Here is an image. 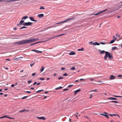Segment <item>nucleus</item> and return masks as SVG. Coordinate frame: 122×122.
<instances>
[{
    "label": "nucleus",
    "mask_w": 122,
    "mask_h": 122,
    "mask_svg": "<svg viewBox=\"0 0 122 122\" xmlns=\"http://www.w3.org/2000/svg\"><path fill=\"white\" fill-rule=\"evenodd\" d=\"M105 53V55L104 57V59L105 60H107V58L108 57V59L109 60H112L113 58V57L112 53H110L107 51H104L102 50L101 51L100 53V54H103Z\"/></svg>",
    "instance_id": "f257e3e1"
},
{
    "label": "nucleus",
    "mask_w": 122,
    "mask_h": 122,
    "mask_svg": "<svg viewBox=\"0 0 122 122\" xmlns=\"http://www.w3.org/2000/svg\"><path fill=\"white\" fill-rule=\"evenodd\" d=\"M75 19V17H71L70 18H68L67 19H66V20H65L63 21H62V22H60L58 23H57L56 24H61L62 23H64L65 22H66L67 21H70L71 20H74Z\"/></svg>",
    "instance_id": "f03ea898"
},
{
    "label": "nucleus",
    "mask_w": 122,
    "mask_h": 122,
    "mask_svg": "<svg viewBox=\"0 0 122 122\" xmlns=\"http://www.w3.org/2000/svg\"><path fill=\"white\" fill-rule=\"evenodd\" d=\"M16 43L19 45L26 44L25 40H23L17 42H16Z\"/></svg>",
    "instance_id": "7ed1b4c3"
},
{
    "label": "nucleus",
    "mask_w": 122,
    "mask_h": 122,
    "mask_svg": "<svg viewBox=\"0 0 122 122\" xmlns=\"http://www.w3.org/2000/svg\"><path fill=\"white\" fill-rule=\"evenodd\" d=\"M32 22H24L23 23V25L24 26H29L31 25L32 24Z\"/></svg>",
    "instance_id": "20e7f679"
},
{
    "label": "nucleus",
    "mask_w": 122,
    "mask_h": 122,
    "mask_svg": "<svg viewBox=\"0 0 122 122\" xmlns=\"http://www.w3.org/2000/svg\"><path fill=\"white\" fill-rule=\"evenodd\" d=\"M25 40L26 44L30 43H31L34 41V39H32L26 40Z\"/></svg>",
    "instance_id": "39448f33"
},
{
    "label": "nucleus",
    "mask_w": 122,
    "mask_h": 122,
    "mask_svg": "<svg viewBox=\"0 0 122 122\" xmlns=\"http://www.w3.org/2000/svg\"><path fill=\"white\" fill-rule=\"evenodd\" d=\"M25 40L26 44L30 43H31L34 41V39H32L26 40Z\"/></svg>",
    "instance_id": "423d86ee"
},
{
    "label": "nucleus",
    "mask_w": 122,
    "mask_h": 122,
    "mask_svg": "<svg viewBox=\"0 0 122 122\" xmlns=\"http://www.w3.org/2000/svg\"><path fill=\"white\" fill-rule=\"evenodd\" d=\"M65 35V34H61L60 35H57L53 37H51V38H49L48 39V41H49V40H51L55 38L56 37H57L60 36H62L63 35Z\"/></svg>",
    "instance_id": "0eeeda50"
},
{
    "label": "nucleus",
    "mask_w": 122,
    "mask_h": 122,
    "mask_svg": "<svg viewBox=\"0 0 122 122\" xmlns=\"http://www.w3.org/2000/svg\"><path fill=\"white\" fill-rule=\"evenodd\" d=\"M107 10H108L107 9H105V10L99 12L98 13H97L92 14V15H98L99 14H101L102 12H105V11H107Z\"/></svg>",
    "instance_id": "6e6552de"
},
{
    "label": "nucleus",
    "mask_w": 122,
    "mask_h": 122,
    "mask_svg": "<svg viewBox=\"0 0 122 122\" xmlns=\"http://www.w3.org/2000/svg\"><path fill=\"white\" fill-rule=\"evenodd\" d=\"M115 76H114L113 75H112L110 76L109 78V79L110 80H113L115 79Z\"/></svg>",
    "instance_id": "1a4fd4ad"
},
{
    "label": "nucleus",
    "mask_w": 122,
    "mask_h": 122,
    "mask_svg": "<svg viewBox=\"0 0 122 122\" xmlns=\"http://www.w3.org/2000/svg\"><path fill=\"white\" fill-rule=\"evenodd\" d=\"M37 118L39 119H42L43 120H45L46 119V118L44 117H37Z\"/></svg>",
    "instance_id": "9d476101"
},
{
    "label": "nucleus",
    "mask_w": 122,
    "mask_h": 122,
    "mask_svg": "<svg viewBox=\"0 0 122 122\" xmlns=\"http://www.w3.org/2000/svg\"><path fill=\"white\" fill-rule=\"evenodd\" d=\"M24 20H21L19 23L18 24H17V25L18 26H19L20 25H22V24H23V23H24Z\"/></svg>",
    "instance_id": "9b49d317"
},
{
    "label": "nucleus",
    "mask_w": 122,
    "mask_h": 122,
    "mask_svg": "<svg viewBox=\"0 0 122 122\" xmlns=\"http://www.w3.org/2000/svg\"><path fill=\"white\" fill-rule=\"evenodd\" d=\"M81 91V90L79 89L77 90H76V91H74V95H76L77 93L78 92H79L80 91Z\"/></svg>",
    "instance_id": "f8f14e48"
},
{
    "label": "nucleus",
    "mask_w": 122,
    "mask_h": 122,
    "mask_svg": "<svg viewBox=\"0 0 122 122\" xmlns=\"http://www.w3.org/2000/svg\"><path fill=\"white\" fill-rule=\"evenodd\" d=\"M29 19L31 21H36L37 20H35L34 19V18L32 17H29Z\"/></svg>",
    "instance_id": "ddd939ff"
},
{
    "label": "nucleus",
    "mask_w": 122,
    "mask_h": 122,
    "mask_svg": "<svg viewBox=\"0 0 122 122\" xmlns=\"http://www.w3.org/2000/svg\"><path fill=\"white\" fill-rule=\"evenodd\" d=\"M100 44L97 42H95L93 43V45L95 46L96 45H99Z\"/></svg>",
    "instance_id": "4468645a"
},
{
    "label": "nucleus",
    "mask_w": 122,
    "mask_h": 122,
    "mask_svg": "<svg viewBox=\"0 0 122 122\" xmlns=\"http://www.w3.org/2000/svg\"><path fill=\"white\" fill-rule=\"evenodd\" d=\"M44 16V15L43 14H38L37 16L40 17H42Z\"/></svg>",
    "instance_id": "2eb2a0df"
},
{
    "label": "nucleus",
    "mask_w": 122,
    "mask_h": 122,
    "mask_svg": "<svg viewBox=\"0 0 122 122\" xmlns=\"http://www.w3.org/2000/svg\"><path fill=\"white\" fill-rule=\"evenodd\" d=\"M45 68V67L44 66H42L40 69V71H41V72L42 71H43L44 70V69Z\"/></svg>",
    "instance_id": "dca6fc26"
},
{
    "label": "nucleus",
    "mask_w": 122,
    "mask_h": 122,
    "mask_svg": "<svg viewBox=\"0 0 122 122\" xmlns=\"http://www.w3.org/2000/svg\"><path fill=\"white\" fill-rule=\"evenodd\" d=\"M75 53L73 51H72L69 53V55H75Z\"/></svg>",
    "instance_id": "f3484780"
},
{
    "label": "nucleus",
    "mask_w": 122,
    "mask_h": 122,
    "mask_svg": "<svg viewBox=\"0 0 122 122\" xmlns=\"http://www.w3.org/2000/svg\"><path fill=\"white\" fill-rule=\"evenodd\" d=\"M122 5V4L121 5H119V6H118L117 7V8H116L115 10V11H116V10H118L119 8H121V5Z\"/></svg>",
    "instance_id": "a211bd4d"
},
{
    "label": "nucleus",
    "mask_w": 122,
    "mask_h": 122,
    "mask_svg": "<svg viewBox=\"0 0 122 122\" xmlns=\"http://www.w3.org/2000/svg\"><path fill=\"white\" fill-rule=\"evenodd\" d=\"M9 0H2V2H9Z\"/></svg>",
    "instance_id": "6ab92c4d"
},
{
    "label": "nucleus",
    "mask_w": 122,
    "mask_h": 122,
    "mask_svg": "<svg viewBox=\"0 0 122 122\" xmlns=\"http://www.w3.org/2000/svg\"><path fill=\"white\" fill-rule=\"evenodd\" d=\"M62 87L61 86H60L59 87H57L55 88V89L56 90H58L59 89H61L62 88Z\"/></svg>",
    "instance_id": "aec40b11"
},
{
    "label": "nucleus",
    "mask_w": 122,
    "mask_h": 122,
    "mask_svg": "<svg viewBox=\"0 0 122 122\" xmlns=\"http://www.w3.org/2000/svg\"><path fill=\"white\" fill-rule=\"evenodd\" d=\"M28 18V17L27 16H25L24 17H23L22 18V20H25V19H27V18Z\"/></svg>",
    "instance_id": "412c9836"
},
{
    "label": "nucleus",
    "mask_w": 122,
    "mask_h": 122,
    "mask_svg": "<svg viewBox=\"0 0 122 122\" xmlns=\"http://www.w3.org/2000/svg\"><path fill=\"white\" fill-rule=\"evenodd\" d=\"M70 70H74L76 69L75 67H72L70 68Z\"/></svg>",
    "instance_id": "4be33fe9"
},
{
    "label": "nucleus",
    "mask_w": 122,
    "mask_h": 122,
    "mask_svg": "<svg viewBox=\"0 0 122 122\" xmlns=\"http://www.w3.org/2000/svg\"><path fill=\"white\" fill-rule=\"evenodd\" d=\"M36 52L38 53H42V51H40L38 50H36Z\"/></svg>",
    "instance_id": "5701e85b"
},
{
    "label": "nucleus",
    "mask_w": 122,
    "mask_h": 122,
    "mask_svg": "<svg viewBox=\"0 0 122 122\" xmlns=\"http://www.w3.org/2000/svg\"><path fill=\"white\" fill-rule=\"evenodd\" d=\"M84 49L82 47L81 49H79L78 50V51H84Z\"/></svg>",
    "instance_id": "b1692460"
},
{
    "label": "nucleus",
    "mask_w": 122,
    "mask_h": 122,
    "mask_svg": "<svg viewBox=\"0 0 122 122\" xmlns=\"http://www.w3.org/2000/svg\"><path fill=\"white\" fill-rule=\"evenodd\" d=\"M110 102H114L115 103H118V102L116 101H111Z\"/></svg>",
    "instance_id": "393cba45"
},
{
    "label": "nucleus",
    "mask_w": 122,
    "mask_h": 122,
    "mask_svg": "<svg viewBox=\"0 0 122 122\" xmlns=\"http://www.w3.org/2000/svg\"><path fill=\"white\" fill-rule=\"evenodd\" d=\"M117 47L115 46L113 47L112 48V50H114L117 49Z\"/></svg>",
    "instance_id": "a878e982"
},
{
    "label": "nucleus",
    "mask_w": 122,
    "mask_h": 122,
    "mask_svg": "<svg viewBox=\"0 0 122 122\" xmlns=\"http://www.w3.org/2000/svg\"><path fill=\"white\" fill-rule=\"evenodd\" d=\"M43 91V90H38L37 91H36V92L37 93H39V92H42V91Z\"/></svg>",
    "instance_id": "bb28decb"
},
{
    "label": "nucleus",
    "mask_w": 122,
    "mask_h": 122,
    "mask_svg": "<svg viewBox=\"0 0 122 122\" xmlns=\"http://www.w3.org/2000/svg\"><path fill=\"white\" fill-rule=\"evenodd\" d=\"M115 41L113 39L110 42V43L112 44Z\"/></svg>",
    "instance_id": "cd10ccee"
},
{
    "label": "nucleus",
    "mask_w": 122,
    "mask_h": 122,
    "mask_svg": "<svg viewBox=\"0 0 122 122\" xmlns=\"http://www.w3.org/2000/svg\"><path fill=\"white\" fill-rule=\"evenodd\" d=\"M113 97H109L107 98V99L108 100H113Z\"/></svg>",
    "instance_id": "c85d7f7f"
},
{
    "label": "nucleus",
    "mask_w": 122,
    "mask_h": 122,
    "mask_svg": "<svg viewBox=\"0 0 122 122\" xmlns=\"http://www.w3.org/2000/svg\"><path fill=\"white\" fill-rule=\"evenodd\" d=\"M63 77L62 76H60L58 78V79L60 80L61 79H62L63 78Z\"/></svg>",
    "instance_id": "c756f323"
},
{
    "label": "nucleus",
    "mask_w": 122,
    "mask_h": 122,
    "mask_svg": "<svg viewBox=\"0 0 122 122\" xmlns=\"http://www.w3.org/2000/svg\"><path fill=\"white\" fill-rule=\"evenodd\" d=\"M26 111V110L25 109H24L23 110H21L19 112H22L24 111Z\"/></svg>",
    "instance_id": "7c9ffc66"
},
{
    "label": "nucleus",
    "mask_w": 122,
    "mask_h": 122,
    "mask_svg": "<svg viewBox=\"0 0 122 122\" xmlns=\"http://www.w3.org/2000/svg\"><path fill=\"white\" fill-rule=\"evenodd\" d=\"M116 36L117 37H120V35H119L117 33L116 35Z\"/></svg>",
    "instance_id": "2f4dec72"
},
{
    "label": "nucleus",
    "mask_w": 122,
    "mask_h": 122,
    "mask_svg": "<svg viewBox=\"0 0 122 122\" xmlns=\"http://www.w3.org/2000/svg\"><path fill=\"white\" fill-rule=\"evenodd\" d=\"M27 28V27H25V26H23V27H21L20 28V29H22L23 28Z\"/></svg>",
    "instance_id": "473e14b6"
},
{
    "label": "nucleus",
    "mask_w": 122,
    "mask_h": 122,
    "mask_svg": "<svg viewBox=\"0 0 122 122\" xmlns=\"http://www.w3.org/2000/svg\"><path fill=\"white\" fill-rule=\"evenodd\" d=\"M113 96L116 97H122V96H116V95H113Z\"/></svg>",
    "instance_id": "72a5a7b5"
},
{
    "label": "nucleus",
    "mask_w": 122,
    "mask_h": 122,
    "mask_svg": "<svg viewBox=\"0 0 122 122\" xmlns=\"http://www.w3.org/2000/svg\"><path fill=\"white\" fill-rule=\"evenodd\" d=\"M34 41H37L39 40V38H36V39H34Z\"/></svg>",
    "instance_id": "f704fd0d"
},
{
    "label": "nucleus",
    "mask_w": 122,
    "mask_h": 122,
    "mask_svg": "<svg viewBox=\"0 0 122 122\" xmlns=\"http://www.w3.org/2000/svg\"><path fill=\"white\" fill-rule=\"evenodd\" d=\"M27 97V96H25V97H22V98H21L22 99H25V98H26Z\"/></svg>",
    "instance_id": "c9c22d12"
},
{
    "label": "nucleus",
    "mask_w": 122,
    "mask_h": 122,
    "mask_svg": "<svg viewBox=\"0 0 122 122\" xmlns=\"http://www.w3.org/2000/svg\"><path fill=\"white\" fill-rule=\"evenodd\" d=\"M67 75H68V74L67 73H65L63 75V76H67Z\"/></svg>",
    "instance_id": "e433bc0d"
},
{
    "label": "nucleus",
    "mask_w": 122,
    "mask_h": 122,
    "mask_svg": "<svg viewBox=\"0 0 122 122\" xmlns=\"http://www.w3.org/2000/svg\"><path fill=\"white\" fill-rule=\"evenodd\" d=\"M97 90V89H95L94 90H91V92H92V91H94L95 92H97V91H96Z\"/></svg>",
    "instance_id": "4c0bfd02"
},
{
    "label": "nucleus",
    "mask_w": 122,
    "mask_h": 122,
    "mask_svg": "<svg viewBox=\"0 0 122 122\" xmlns=\"http://www.w3.org/2000/svg\"><path fill=\"white\" fill-rule=\"evenodd\" d=\"M45 79V78H40L39 79L41 80H43Z\"/></svg>",
    "instance_id": "58836bf2"
},
{
    "label": "nucleus",
    "mask_w": 122,
    "mask_h": 122,
    "mask_svg": "<svg viewBox=\"0 0 122 122\" xmlns=\"http://www.w3.org/2000/svg\"><path fill=\"white\" fill-rule=\"evenodd\" d=\"M32 80H30V81H28V83H30V82H32Z\"/></svg>",
    "instance_id": "ea45409f"
},
{
    "label": "nucleus",
    "mask_w": 122,
    "mask_h": 122,
    "mask_svg": "<svg viewBox=\"0 0 122 122\" xmlns=\"http://www.w3.org/2000/svg\"><path fill=\"white\" fill-rule=\"evenodd\" d=\"M113 37L114 39H113L115 41L116 40V38L115 36H113Z\"/></svg>",
    "instance_id": "a19ab883"
},
{
    "label": "nucleus",
    "mask_w": 122,
    "mask_h": 122,
    "mask_svg": "<svg viewBox=\"0 0 122 122\" xmlns=\"http://www.w3.org/2000/svg\"><path fill=\"white\" fill-rule=\"evenodd\" d=\"M45 9V8L44 7H43L42 6H40V9Z\"/></svg>",
    "instance_id": "79ce46f5"
},
{
    "label": "nucleus",
    "mask_w": 122,
    "mask_h": 122,
    "mask_svg": "<svg viewBox=\"0 0 122 122\" xmlns=\"http://www.w3.org/2000/svg\"><path fill=\"white\" fill-rule=\"evenodd\" d=\"M100 43L102 45H105L106 44L105 43H103L102 42H100Z\"/></svg>",
    "instance_id": "37998d69"
},
{
    "label": "nucleus",
    "mask_w": 122,
    "mask_h": 122,
    "mask_svg": "<svg viewBox=\"0 0 122 122\" xmlns=\"http://www.w3.org/2000/svg\"><path fill=\"white\" fill-rule=\"evenodd\" d=\"M36 74V73H32V76H35V75Z\"/></svg>",
    "instance_id": "c03bdc74"
},
{
    "label": "nucleus",
    "mask_w": 122,
    "mask_h": 122,
    "mask_svg": "<svg viewBox=\"0 0 122 122\" xmlns=\"http://www.w3.org/2000/svg\"><path fill=\"white\" fill-rule=\"evenodd\" d=\"M41 42H38L35 43H34V45L35 44H38L39 43Z\"/></svg>",
    "instance_id": "a18cd8bd"
},
{
    "label": "nucleus",
    "mask_w": 122,
    "mask_h": 122,
    "mask_svg": "<svg viewBox=\"0 0 122 122\" xmlns=\"http://www.w3.org/2000/svg\"><path fill=\"white\" fill-rule=\"evenodd\" d=\"M13 29L14 30H17V28L16 27H15L13 28Z\"/></svg>",
    "instance_id": "49530a36"
},
{
    "label": "nucleus",
    "mask_w": 122,
    "mask_h": 122,
    "mask_svg": "<svg viewBox=\"0 0 122 122\" xmlns=\"http://www.w3.org/2000/svg\"><path fill=\"white\" fill-rule=\"evenodd\" d=\"M15 86V85L14 84H13L11 85V86L12 87H14Z\"/></svg>",
    "instance_id": "de8ad7c7"
},
{
    "label": "nucleus",
    "mask_w": 122,
    "mask_h": 122,
    "mask_svg": "<svg viewBox=\"0 0 122 122\" xmlns=\"http://www.w3.org/2000/svg\"><path fill=\"white\" fill-rule=\"evenodd\" d=\"M109 115H110V116H113V115H115V116H116V115L115 114H109Z\"/></svg>",
    "instance_id": "09e8293b"
},
{
    "label": "nucleus",
    "mask_w": 122,
    "mask_h": 122,
    "mask_svg": "<svg viewBox=\"0 0 122 122\" xmlns=\"http://www.w3.org/2000/svg\"><path fill=\"white\" fill-rule=\"evenodd\" d=\"M73 85H68V87H71V86H73Z\"/></svg>",
    "instance_id": "8fccbe9b"
},
{
    "label": "nucleus",
    "mask_w": 122,
    "mask_h": 122,
    "mask_svg": "<svg viewBox=\"0 0 122 122\" xmlns=\"http://www.w3.org/2000/svg\"><path fill=\"white\" fill-rule=\"evenodd\" d=\"M7 116H3V117H4V118H5V117H6V118H8V117H7Z\"/></svg>",
    "instance_id": "3c124183"
},
{
    "label": "nucleus",
    "mask_w": 122,
    "mask_h": 122,
    "mask_svg": "<svg viewBox=\"0 0 122 122\" xmlns=\"http://www.w3.org/2000/svg\"><path fill=\"white\" fill-rule=\"evenodd\" d=\"M8 118H9L10 119H14V118H11V117H8Z\"/></svg>",
    "instance_id": "603ef678"
},
{
    "label": "nucleus",
    "mask_w": 122,
    "mask_h": 122,
    "mask_svg": "<svg viewBox=\"0 0 122 122\" xmlns=\"http://www.w3.org/2000/svg\"><path fill=\"white\" fill-rule=\"evenodd\" d=\"M34 64H35V63H33V64H30V66L31 67H32V66H33L34 65Z\"/></svg>",
    "instance_id": "864d4df0"
},
{
    "label": "nucleus",
    "mask_w": 122,
    "mask_h": 122,
    "mask_svg": "<svg viewBox=\"0 0 122 122\" xmlns=\"http://www.w3.org/2000/svg\"><path fill=\"white\" fill-rule=\"evenodd\" d=\"M68 90V89H64L63 90V91H65Z\"/></svg>",
    "instance_id": "5fc2aeb1"
},
{
    "label": "nucleus",
    "mask_w": 122,
    "mask_h": 122,
    "mask_svg": "<svg viewBox=\"0 0 122 122\" xmlns=\"http://www.w3.org/2000/svg\"><path fill=\"white\" fill-rule=\"evenodd\" d=\"M105 117H106L107 118H109V117L107 115H106Z\"/></svg>",
    "instance_id": "6e6d98bb"
},
{
    "label": "nucleus",
    "mask_w": 122,
    "mask_h": 122,
    "mask_svg": "<svg viewBox=\"0 0 122 122\" xmlns=\"http://www.w3.org/2000/svg\"><path fill=\"white\" fill-rule=\"evenodd\" d=\"M105 117H106L107 118H109V117L107 115H106Z\"/></svg>",
    "instance_id": "4d7b16f0"
},
{
    "label": "nucleus",
    "mask_w": 122,
    "mask_h": 122,
    "mask_svg": "<svg viewBox=\"0 0 122 122\" xmlns=\"http://www.w3.org/2000/svg\"><path fill=\"white\" fill-rule=\"evenodd\" d=\"M65 69V68L64 67H62L61 68V70H64Z\"/></svg>",
    "instance_id": "13d9d810"
},
{
    "label": "nucleus",
    "mask_w": 122,
    "mask_h": 122,
    "mask_svg": "<svg viewBox=\"0 0 122 122\" xmlns=\"http://www.w3.org/2000/svg\"><path fill=\"white\" fill-rule=\"evenodd\" d=\"M26 92L27 93H31V92L28 91H26Z\"/></svg>",
    "instance_id": "bf43d9fd"
},
{
    "label": "nucleus",
    "mask_w": 122,
    "mask_h": 122,
    "mask_svg": "<svg viewBox=\"0 0 122 122\" xmlns=\"http://www.w3.org/2000/svg\"><path fill=\"white\" fill-rule=\"evenodd\" d=\"M37 83V82H35L33 84V85H35Z\"/></svg>",
    "instance_id": "052dcab7"
},
{
    "label": "nucleus",
    "mask_w": 122,
    "mask_h": 122,
    "mask_svg": "<svg viewBox=\"0 0 122 122\" xmlns=\"http://www.w3.org/2000/svg\"><path fill=\"white\" fill-rule=\"evenodd\" d=\"M118 77H122V75H118L117 76Z\"/></svg>",
    "instance_id": "680f3d73"
},
{
    "label": "nucleus",
    "mask_w": 122,
    "mask_h": 122,
    "mask_svg": "<svg viewBox=\"0 0 122 122\" xmlns=\"http://www.w3.org/2000/svg\"><path fill=\"white\" fill-rule=\"evenodd\" d=\"M36 50H31V51H33L36 52Z\"/></svg>",
    "instance_id": "e2e57ef3"
},
{
    "label": "nucleus",
    "mask_w": 122,
    "mask_h": 122,
    "mask_svg": "<svg viewBox=\"0 0 122 122\" xmlns=\"http://www.w3.org/2000/svg\"><path fill=\"white\" fill-rule=\"evenodd\" d=\"M80 81H84V80H85L84 79H80Z\"/></svg>",
    "instance_id": "0e129e2a"
},
{
    "label": "nucleus",
    "mask_w": 122,
    "mask_h": 122,
    "mask_svg": "<svg viewBox=\"0 0 122 122\" xmlns=\"http://www.w3.org/2000/svg\"><path fill=\"white\" fill-rule=\"evenodd\" d=\"M57 75V74L56 73H55L54 74L53 76H56V75Z\"/></svg>",
    "instance_id": "69168bd1"
},
{
    "label": "nucleus",
    "mask_w": 122,
    "mask_h": 122,
    "mask_svg": "<svg viewBox=\"0 0 122 122\" xmlns=\"http://www.w3.org/2000/svg\"><path fill=\"white\" fill-rule=\"evenodd\" d=\"M90 43L91 44H93V42L92 41L90 42Z\"/></svg>",
    "instance_id": "338daca9"
},
{
    "label": "nucleus",
    "mask_w": 122,
    "mask_h": 122,
    "mask_svg": "<svg viewBox=\"0 0 122 122\" xmlns=\"http://www.w3.org/2000/svg\"><path fill=\"white\" fill-rule=\"evenodd\" d=\"M92 95H90V97H89V98L90 99H91V98H92Z\"/></svg>",
    "instance_id": "774afa93"
}]
</instances>
